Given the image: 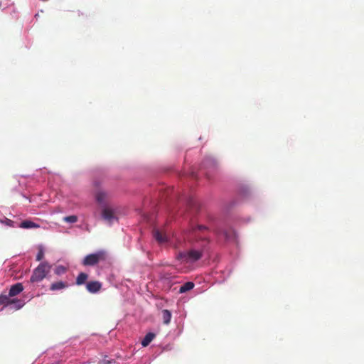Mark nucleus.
Returning a JSON list of instances; mask_svg holds the SVG:
<instances>
[{
    "mask_svg": "<svg viewBox=\"0 0 364 364\" xmlns=\"http://www.w3.org/2000/svg\"><path fill=\"white\" fill-rule=\"evenodd\" d=\"M108 255L105 250H101L95 253L86 255L82 261L83 266H95L107 259Z\"/></svg>",
    "mask_w": 364,
    "mask_h": 364,
    "instance_id": "f257e3e1",
    "label": "nucleus"
},
{
    "mask_svg": "<svg viewBox=\"0 0 364 364\" xmlns=\"http://www.w3.org/2000/svg\"><path fill=\"white\" fill-rule=\"evenodd\" d=\"M51 265L47 262H41L33 272V274L30 278L31 283L41 282L50 272Z\"/></svg>",
    "mask_w": 364,
    "mask_h": 364,
    "instance_id": "f03ea898",
    "label": "nucleus"
},
{
    "mask_svg": "<svg viewBox=\"0 0 364 364\" xmlns=\"http://www.w3.org/2000/svg\"><path fill=\"white\" fill-rule=\"evenodd\" d=\"M201 257V251L190 250L186 252H180L177 258L184 263H193L200 259Z\"/></svg>",
    "mask_w": 364,
    "mask_h": 364,
    "instance_id": "7ed1b4c3",
    "label": "nucleus"
},
{
    "mask_svg": "<svg viewBox=\"0 0 364 364\" xmlns=\"http://www.w3.org/2000/svg\"><path fill=\"white\" fill-rule=\"evenodd\" d=\"M0 304L4 306H8L11 304H15L17 309H21L24 305V302L22 300L17 299H11L9 294H0Z\"/></svg>",
    "mask_w": 364,
    "mask_h": 364,
    "instance_id": "20e7f679",
    "label": "nucleus"
},
{
    "mask_svg": "<svg viewBox=\"0 0 364 364\" xmlns=\"http://www.w3.org/2000/svg\"><path fill=\"white\" fill-rule=\"evenodd\" d=\"M101 215L102 218L109 225H112L114 220H117L114 210L108 205L102 207Z\"/></svg>",
    "mask_w": 364,
    "mask_h": 364,
    "instance_id": "39448f33",
    "label": "nucleus"
},
{
    "mask_svg": "<svg viewBox=\"0 0 364 364\" xmlns=\"http://www.w3.org/2000/svg\"><path fill=\"white\" fill-rule=\"evenodd\" d=\"M102 284L99 281H90L86 284V289L92 294L98 292L102 289Z\"/></svg>",
    "mask_w": 364,
    "mask_h": 364,
    "instance_id": "423d86ee",
    "label": "nucleus"
},
{
    "mask_svg": "<svg viewBox=\"0 0 364 364\" xmlns=\"http://www.w3.org/2000/svg\"><path fill=\"white\" fill-rule=\"evenodd\" d=\"M153 235L155 240L160 244H164L168 241L167 235L159 230H154Z\"/></svg>",
    "mask_w": 364,
    "mask_h": 364,
    "instance_id": "0eeeda50",
    "label": "nucleus"
},
{
    "mask_svg": "<svg viewBox=\"0 0 364 364\" xmlns=\"http://www.w3.org/2000/svg\"><path fill=\"white\" fill-rule=\"evenodd\" d=\"M23 290V286L21 283H16L14 285H12L9 289V294L11 297H14L18 294H19L21 292H22Z\"/></svg>",
    "mask_w": 364,
    "mask_h": 364,
    "instance_id": "6e6552de",
    "label": "nucleus"
},
{
    "mask_svg": "<svg viewBox=\"0 0 364 364\" xmlns=\"http://www.w3.org/2000/svg\"><path fill=\"white\" fill-rule=\"evenodd\" d=\"M107 198V193L105 191H100L95 194V199L97 202L100 204L102 207L106 205V201Z\"/></svg>",
    "mask_w": 364,
    "mask_h": 364,
    "instance_id": "1a4fd4ad",
    "label": "nucleus"
},
{
    "mask_svg": "<svg viewBox=\"0 0 364 364\" xmlns=\"http://www.w3.org/2000/svg\"><path fill=\"white\" fill-rule=\"evenodd\" d=\"M216 233L220 236L224 237L225 240H230L234 235V232L232 229H219L216 231Z\"/></svg>",
    "mask_w": 364,
    "mask_h": 364,
    "instance_id": "9d476101",
    "label": "nucleus"
},
{
    "mask_svg": "<svg viewBox=\"0 0 364 364\" xmlns=\"http://www.w3.org/2000/svg\"><path fill=\"white\" fill-rule=\"evenodd\" d=\"M68 287V282L59 281V282H56L51 284V285L50 287V289L51 291H58V290H61L65 288H67Z\"/></svg>",
    "mask_w": 364,
    "mask_h": 364,
    "instance_id": "9b49d317",
    "label": "nucleus"
},
{
    "mask_svg": "<svg viewBox=\"0 0 364 364\" xmlns=\"http://www.w3.org/2000/svg\"><path fill=\"white\" fill-rule=\"evenodd\" d=\"M19 227L21 228L28 229V228H39L40 226H39V225H38L32 221L24 220L20 223Z\"/></svg>",
    "mask_w": 364,
    "mask_h": 364,
    "instance_id": "f8f14e48",
    "label": "nucleus"
},
{
    "mask_svg": "<svg viewBox=\"0 0 364 364\" xmlns=\"http://www.w3.org/2000/svg\"><path fill=\"white\" fill-rule=\"evenodd\" d=\"M88 279V274L85 272H80L77 278H76V284L78 286L82 285L85 284L87 279Z\"/></svg>",
    "mask_w": 364,
    "mask_h": 364,
    "instance_id": "ddd939ff",
    "label": "nucleus"
},
{
    "mask_svg": "<svg viewBox=\"0 0 364 364\" xmlns=\"http://www.w3.org/2000/svg\"><path fill=\"white\" fill-rule=\"evenodd\" d=\"M161 316L163 319V323L166 325L169 324L171 319V313L169 310L164 309L161 311Z\"/></svg>",
    "mask_w": 364,
    "mask_h": 364,
    "instance_id": "4468645a",
    "label": "nucleus"
},
{
    "mask_svg": "<svg viewBox=\"0 0 364 364\" xmlns=\"http://www.w3.org/2000/svg\"><path fill=\"white\" fill-rule=\"evenodd\" d=\"M155 338V334L154 333H148L145 337L143 338L141 341V345L144 347H146L149 345V343L153 341Z\"/></svg>",
    "mask_w": 364,
    "mask_h": 364,
    "instance_id": "2eb2a0df",
    "label": "nucleus"
},
{
    "mask_svg": "<svg viewBox=\"0 0 364 364\" xmlns=\"http://www.w3.org/2000/svg\"><path fill=\"white\" fill-rule=\"evenodd\" d=\"M194 287V283L192 282H188L183 284L182 286H181L179 292L180 293H185L188 291L191 290Z\"/></svg>",
    "mask_w": 364,
    "mask_h": 364,
    "instance_id": "dca6fc26",
    "label": "nucleus"
},
{
    "mask_svg": "<svg viewBox=\"0 0 364 364\" xmlns=\"http://www.w3.org/2000/svg\"><path fill=\"white\" fill-rule=\"evenodd\" d=\"M67 272V268L63 265L57 266L55 269V274L57 275H62Z\"/></svg>",
    "mask_w": 364,
    "mask_h": 364,
    "instance_id": "f3484780",
    "label": "nucleus"
},
{
    "mask_svg": "<svg viewBox=\"0 0 364 364\" xmlns=\"http://www.w3.org/2000/svg\"><path fill=\"white\" fill-rule=\"evenodd\" d=\"M0 223L6 225L9 227H14V222L6 218H4V219H0Z\"/></svg>",
    "mask_w": 364,
    "mask_h": 364,
    "instance_id": "a211bd4d",
    "label": "nucleus"
},
{
    "mask_svg": "<svg viewBox=\"0 0 364 364\" xmlns=\"http://www.w3.org/2000/svg\"><path fill=\"white\" fill-rule=\"evenodd\" d=\"M44 257V249L42 246H39L38 247V254L36 255V260L37 261H41L43 259Z\"/></svg>",
    "mask_w": 364,
    "mask_h": 364,
    "instance_id": "6ab92c4d",
    "label": "nucleus"
},
{
    "mask_svg": "<svg viewBox=\"0 0 364 364\" xmlns=\"http://www.w3.org/2000/svg\"><path fill=\"white\" fill-rule=\"evenodd\" d=\"M63 220L65 222L70 223H76L77 221V217L76 215H70V216L65 217L63 218Z\"/></svg>",
    "mask_w": 364,
    "mask_h": 364,
    "instance_id": "aec40b11",
    "label": "nucleus"
},
{
    "mask_svg": "<svg viewBox=\"0 0 364 364\" xmlns=\"http://www.w3.org/2000/svg\"><path fill=\"white\" fill-rule=\"evenodd\" d=\"M198 229L199 230H205L206 229V227L205 226H203V225H198Z\"/></svg>",
    "mask_w": 364,
    "mask_h": 364,
    "instance_id": "412c9836",
    "label": "nucleus"
}]
</instances>
